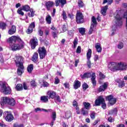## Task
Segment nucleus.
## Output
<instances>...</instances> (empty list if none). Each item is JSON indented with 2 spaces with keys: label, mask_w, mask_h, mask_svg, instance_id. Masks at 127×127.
<instances>
[{
  "label": "nucleus",
  "mask_w": 127,
  "mask_h": 127,
  "mask_svg": "<svg viewBox=\"0 0 127 127\" xmlns=\"http://www.w3.org/2000/svg\"><path fill=\"white\" fill-rule=\"evenodd\" d=\"M7 41L9 43H13L16 41L18 42V43L13 44L10 45V47L12 51L21 50V49H23L24 48V46L25 45L24 42L21 39H20V37L18 36H12L8 39Z\"/></svg>",
  "instance_id": "f257e3e1"
},
{
  "label": "nucleus",
  "mask_w": 127,
  "mask_h": 127,
  "mask_svg": "<svg viewBox=\"0 0 127 127\" xmlns=\"http://www.w3.org/2000/svg\"><path fill=\"white\" fill-rule=\"evenodd\" d=\"M108 68L112 72L116 71H125L127 70V64L126 62H112L108 64Z\"/></svg>",
  "instance_id": "f03ea898"
},
{
  "label": "nucleus",
  "mask_w": 127,
  "mask_h": 127,
  "mask_svg": "<svg viewBox=\"0 0 127 127\" xmlns=\"http://www.w3.org/2000/svg\"><path fill=\"white\" fill-rule=\"evenodd\" d=\"M16 65L18 67L17 74L19 76L22 75L24 70V66H23V58L21 56H16L15 60Z\"/></svg>",
  "instance_id": "7ed1b4c3"
},
{
  "label": "nucleus",
  "mask_w": 127,
  "mask_h": 127,
  "mask_svg": "<svg viewBox=\"0 0 127 127\" xmlns=\"http://www.w3.org/2000/svg\"><path fill=\"white\" fill-rule=\"evenodd\" d=\"M15 100L12 98H9L7 97H3L1 98V105L4 106V105H8L11 107L15 106Z\"/></svg>",
  "instance_id": "20e7f679"
},
{
  "label": "nucleus",
  "mask_w": 127,
  "mask_h": 127,
  "mask_svg": "<svg viewBox=\"0 0 127 127\" xmlns=\"http://www.w3.org/2000/svg\"><path fill=\"white\" fill-rule=\"evenodd\" d=\"M80 77L82 79H84V78H91V82L93 86H96L97 84V81H96V73L95 72H92V73L90 72L85 73L83 75L80 74Z\"/></svg>",
  "instance_id": "39448f33"
},
{
  "label": "nucleus",
  "mask_w": 127,
  "mask_h": 127,
  "mask_svg": "<svg viewBox=\"0 0 127 127\" xmlns=\"http://www.w3.org/2000/svg\"><path fill=\"white\" fill-rule=\"evenodd\" d=\"M0 92L4 95H10L11 93V89L6 82H3L0 87Z\"/></svg>",
  "instance_id": "423d86ee"
},
{
  "label": "nucleus",
  "mask_w": 127,
  "mask_h": 127,
  "mask_svg": "<svg viewBox=\"0 0 127 127\" xmlns=\"http://www.w3.org/2000/svg\"><path fill=\"white\" fill-rule=\"evenodd\" d=\"M95 104L96 106H100L101 104L102 108H103L104 110L107 109V104H106L105 99L103 98V96H99L95 101Z\"/></svg>",
  "instance_id": "0eeeda50"
},
{
  "label": "nucleus",
  "mask_w": 127,
  "mask_h": 127,
  "mask_svg": "<svg viewBox=\"0 0 127 127\" xmlns=\"http://www.w3.org/2000/svg\"><path fill=\"white\" fill-rule=\"evenodd\" d=\"M38 52L40 59H44V58H45V56L47 55V52L44 47L39 48Z\"/></svg>",
  "instance_id": "6e6552de"
},
{
  "label": "nucleus",
  "mask_w": 127,
  "mask_h": 127,
  "mask_svg": "<svg viewBox=\"0 0 127 127\" xmlns=\"http://www.w3.org/2000/svg\"><path fill=\"white\" fill-rule=\"evenodd\" d=\"M76 21L77 23H83L84 22V16L81 12L77 11L76 14Z\"/></svg>",
  "instance_id": "1a4fd4ad"
},
{
  "label": "nucleus",
  "mask_w": 127,
  "mask_h": 127,
  "mask_svg": "<svg viewBox=\"0 0 127 127\" xmlns=\"http://www.w3.org/2000/svg\"><path fill=\"white\" fill-rule=\"evenodd\" d=\"M3 116L5 117V120L7 122L10 123L12 121H13V116L9 112H5L3 113Z\"/></svg>",
  "instance_id": "9d476101"
},
{
  "label": "nucleus",
  "mask_w": 127,
  "mask_h": 127,
  "mask_svg": "<svg viewBox=\"0 0 127 127\" xmlns=\"http://www.w3.org/2000/svg\"><path fill=\"white\" fill-rule=\"evenodd\" d=\"M115 19L116 20V26H122L123 25V20L122 19V17L120 16L119 14L115 13Z\"/></svg>",
  "instance_id": "9b49d317"
},
{
  "label": "nucleus",
  "mask_w": 127,
  "mask_h": 127,
  "mask_svg": "<svg viewBox=\"0 0 127 127\" xmlns=\"http://www.w3.org/2000/svg\"><path fill=\"white\" fill-rule=\"evenodd\" d=\"M106 99L107 101H109L110 105H111V106L115 105V103H117V99L114 98V96L112 95L107 96Z\"/></svg>",
  "instance_id": "f8f14e48"
},
{
  "label": "nucleus",
  "mask_w": 127,
  "mask_h": 127,
  "mask_svg": "<svg viewBox=\"0 0 127 127\" xmlns=\"http://www.w3.org/2000/svg\"><path fill=\"white\" fill-rule=\"evenodd\" d=\"M87 65L88 68H91V61L90 60L91 56H92V50L89 49L88 52L87 53Z\"/></svg>",
  "instance_id": "ddd939ff"
},
{
  "label": "nucleus",
  "mask_w": 127,
  "mask_h": 127,
  "mask_svg": "<svg viewBox=\"0 0 127 127\" xmlns=\"http://www.w3.org/2000/svg\"><path fill=\"white\" fill-rule=\"evenodd\" d=\"M30 45L32 49H35V47L38 45V40L36 38H33L30 40Z\"/></svg>",
  "instance_id": "4468645a"
},
{
  "label": "nucleus",
  "mask_w": 127,
  "mask_h": 127,
  "mask_svg": "<svg viewBox=\"0 0 127 127\" xmlns=\"http://www.w3.org/2000/svg\"><path fill=\"white\" fill-rule=\"evenodd\" d=\"M45 6L47 10H51V8L54 6V2L52 1H46Z\"/></svg>",
  "instance_id": "2eb2a0df"
},
{
  "label": "nucleus",
  "mask_w": 127,
  "mask_h": 127,
  "mask_svg": "<svg viewBox=\"0 0 127 127\" xmlns=\"http://www.w3.org/2000/svg\"><path fill=\"white\" fill-rule=\"evenodd\" d=\"M33 28H35V22H32L28 27V29L26 31L27 34H30L32 33L33 31Z\"/></svg>",
  "instance_id": "dca6fc26"
},
{
  "label": "nucleus",
  "mask_w": 127,
  "mask_h": 127,
  "mask_svg": "<svg viewBox=\"0 0 127 127\" xmlns=\"http://www.w3.org/2000/svg\"><path fill=\"white\" fill-rule=\"evenodd\" d=\"M49 99H54L56 96V92L53 90H49L47 93Z\"/></svg>",
  "instance_id": "f3484780"
},
{
  "label": "nucleus",
  "mask_w": 127,
  "mask_h": 127,
  "mask_svg": "<svg viewBox=\"0 0 127 127\" xmlns=\"http://www.w3.org/2000/svg\"><path fill=\"white\" fill-rule=\"evenodd\" d=\"M115 82L118 84V87L119 88H123V87H125L126 85V83H125V81L122 80L120 78L116 79Z\"/></svg>",
  "instance_id": "a211bd4d"
},
{
  "label": "nucleus",
  "mask_w": 127,
  "mask_h": 127,
  "mask_svg": "<svg viewBox=\"0 0 127 127\" xmlns=\"http://www.w3.org/2000/svg\"><path fill=\"white\" fill-rule=\"evenodd\" d=\"M81 87V82L78 80H75L73 83V88L74 90H77Z\"/></svg>",
  "instance_id": "6ab92c4d"
},
{
  "label": "nucleus",
  "mask_w": 127,
  "mask_h": 127,
  "mask_svg": "<svg viewBox=\"0 0 127 127\" xmlns=\"http://www.w3.org/2000/svg\"><path fill=\"white\" fill-rule=\"evenodd\" d=\"M66 3H67V1L66 0H57L56 1V6H58L61 4V7H63V6H64V4H66Z\"/></svg>",
  "instance_id": "aec40b11"
},
{
  "label": "nucleus",
  "mask_w": 127,
  "mask_h": 127,
  "mask_svg": "<svg viewBox=\"0 0 127 127\" xmlns=\"http://www.w3.org/2000/svg\"><path fill=\"white\" fill-rule=\"evenodd\" d=\"M16 32V27L14 25H12L10 29H9L8 31V34H10V35H12V34H14L15 32Z\"/></svg>",
  "instance_id": "412c9836"
},
{
  "label": "nucleus",
  "mask_w": 127,
  "mask_h": 127,
  "mask_svg": "<svg viewBox=\"0 0 127 127\" xmlns=\"http://www.w3.org/2000/svg\"><path fill=\"white\" fill-rule=\"evenodd\" d=\"M107 88H108V83L106 82L104 83L103 85H101L98 88V91L99 92H103V91H105Z\"/></svg>",
  "instance_id": "4be33fe9"
},
{
  "label": "nucleus",
  "mask_w": 127,
  "mask_h": 127,
  "mask_svg": "<svg viewBox=\"0 0 127 127\" xmlns=\"http://www.w3.org/2000/svg\"><path fill=\"white\" fill-rule=\"evenodd\" d=\"M108 6L106 5L105 6H103L101 10V13L105 16L106 13H107V10H108Z\"/></svg>",
  "instance_id": "5701e85b"
},
{
  "label": "nucleus",
  "mask_w": 127,
  "mask_h": 127,
  "mask_svg": "<svg viewBox=\"0 0 127 127\" xmlns=\"http://www.w3.org/2000/svg\"><path fill=\"white\" fill-rule=\"evenodd\" d=\"M32 61L35 63H37L38 62V53H35L33 55Z\"/></svg>",
  "instance_id": "b1692460"
},
{
  "label": "nucleus",
  "mask_w": 127,
  "mask_h": 127,
  "mask_svg": "<svg viewBox=\"0 0 127 127\" xmlns=\"http://www.w3.org/2000/svg\"><path fill=\"white\" fill-rule=\"evenodd\" d=\"M73 107H75V109L76 111V114L77 115H79L80 114V109H79V107H78V103H77V101H74L73 102Z\"/></svg>",
  "instance_id": "393cba45"
},
{
  "label": "nucleus",
  "mask_w": 127,
  "mask_h": 127,
  "mask_svg": "<svg viewBox=\"0 0 127 127\" xmlns=\"http://www.w3.org/2000/svg\"><path fill=\"white\" fill-rule=\"evenodd\" d=\"M48 96H42L41 97L40 100L43 102V103H47L48 102Z\"/></svg>",
  "instance_id": "a878e982"
},
{
  "label": "nucleus",
  "mask_w": 127,
  "mask_h": 127,
  "mask_svg": "<svg viewBox=\"0 0 127 127\" xmlns=\"http://www.w3.org/2000/svg\"><path fill=\"white\" fill-rule=\"evenodd\" d=\"M21 9L22 10H24V11H29L30 10L31 8L28 5H25L22 6Z\"/></svg>",
  "instance_id": "bb28decb"
},
{
  "label": "nucleus",
  "mask_w": 127,
  "mask_h": 127,
  "mask_svg": "<svg viewBox=\"0 0 127 127\" xmlns=\"http://www.w3.org/2000/svg\"><path fill=\"white\" fill-rule=\"evenodd\" d=\"M54 99L55 103H56L57 104V103H61V99L60 98V96L59 95H56Z\"/></svg>",
  "instance_id": "cd10ccee"
},
{
  "label": "nucleus",
  "mask_w": 127,
  "mask_h": 127,
  "mask_svg": "<svg viewBox=\"0 0 127 127\" xmlns=\"http://www.w3.org/2000/svg\"><path fill=\"white\" fill-rule=\"evenodd\" d=\"M29 11L30 12L28 13V16H29V17H33V16H34V13H35V11H34L33 9H31Z\"/></svg>",
  "instance_id": "c85d7f7f"
},
{
  "label": "nucleus",
  "mask_w": 127,
  "mask_h": 127,
  "mask_svg": "<svg viewBox=\"0 0 127 127\" xmlns=\"http://www.w3.org/2000/svg\"><path fill=\"white\" fill-rule=\"evenodd\" d=\"M73 44V49H75L76 47H77V45H78V38H77V37H76L74 39Z\"/></svg>",
  "instance_id": "c756f323"
},
{
  "label": "nucleus",
  "mask_w": 127,
  "mask_h": 127,
  "mask_svg": "<svg viewBox=\"0 0 127 127\" xmlns=\"http://www.w3.org/2000/svg\"><path fill=\"white\" fill-rule=\"evenodd\" d=\"M91 25H93V26H95L96 27L97 26V20L96 19L95 16L92 17V23Z\"/></svg>",
  "instance_id": "7c9ffc66"
},
{
  "label": "nucleus",
  "mask_w": 127,
  "mask_h": 127,
  "mask_svg": "<svg viewBox=\"0 0 127 127\" xmlns=\"http://www.w3.org/2000/svg\"><path fill=\"white\" fill-rule=\"evenodd\" d=\"M15 89L17 91H21L22 90H23V87L22 86V84H18L16 86Z\"/></svg>",
  "instance_id": "2f4dec72"
},
{
  "label": "nucleus",
  "mask_w": 127,
  "mask_h": 127,
  "mask_svg": "<svg viewBox=\"0 0 127 127\" xmlns=\"http://www.w3.org/2000/svg\"><path fill=\"white\" fill-rule=\"evenodd\" d=\"M95 48H96L97 52L99 53H100V52H102V48L101 47V46H100V44L97 43L95 45Z\"/></svg>",
  "instance_id": "473e14b6"
},
{
  "label": "nucleus",
  "mask_w": 127,
  "mask_h": 127,
  "mask_svg": "<svg viewBox=\"0 0 127 127\" xmlns=\"http://www.w3.org/2000/svg\"><path fill=\"white\" fill-rule=\"evenodd\" d=\"M83 106L86 110H90L91 104L88 102H83Z\"/></svg>",
  "instance_id": "72a5a7b5"
},
{
  "label": "nucleus",
  "mask_w": 127,
  "mask_h": 127,
  "mask_svg": "<svg viewBox=\"0 0 127 127\" xmlns=\"http://www.w3.org/2000/svg\"><path fill=\"white\" fill-rule=\"evenodd\" d=\"M27 70L28 73H31V72H32L33 70V64H30L29 65H28Z\"/></svg>",
  "instance_id": "f704fd0d"
},
{
  "label": "nucleus",
  "mask_w": 127,
  "mask_h": 127,
  "mask_svg": "<svg viewBox=\"0 0 127 127\" xmlns=\"http://www.w3.org/2000/svg\"><path fill=\"white\" fill-rule=\"evenodd\" d=\"M96 30V27L95 26H93V25H91L90 30L88 32V34H92L93 33V31H95Z\"/></svg>",
  "instance_id": "c9c22d12"
},
{
  "label": "nucleus",
  "mask_w": 127,
  "mask_h": 127,
  "mask_svg": "<svg viewBox=\"0 0 127 127\" xmlns=\"http://www.w3.org/2000/svg\"><path fill=\"white\" fill-rule=\"evenodd\" d=\"M0 28L2 29V30H4L6 28V24L4 22L0 23Z\"/></svg>",
  "instance_id": "e433bc0d"
},
{
  "label": "nucleus",
  "mask_w": 127,
  "mask_h": 127,
  "mask_svg": "<svg viewBox=\"0 0 127 127\" xmlns=\"http://www.w3.org/2000/svg\"><path fill=\"white\" fill-rule=\"evenodd\" d=\"M78 31L81 35H84L85 34V32H86V30L85 28H80L78 29Z\"/></svg>",
  "instance_id": "4c0bfd02"
},
{
  "label": "nucleus",
  "mask_w": 127,
  "mask_h": 127,
  "mask_svg": "<svg viewBox=\"0 0 127 127\" xmlns=\"http://www.w3.org/2000/svg\"><path fill=\"white\" fill-rule=\"evenodd\" d=\"M46 20L48 24H50V23H51V16L48 15L46 16Z\"/></svg>",
  "instance_id": "58836bf2"
},
{
  "label": "nucleus",
  "mask_w": 127,
  "mask_h": 127,
  "mask_svg": "<svg viewBox=\"0 0 127 127\" xmlns=\"http://www.w3.org/2000/svg\"><path fill=\"white\" fill-rule=\"evenodd\" d=\"M81 114L83 115V116H87L88 111L87 110H85V108H82L81 109Z\"/></svg>",
  "instance_id": "ea45409f"
},
{
  "label": "nucleus",
  "mask_w": 127,
  "mask_h": 127,
  "mask_svg": "<svg viewBox=\"0 0 127 127\" xmlns=\"http://www.w3.org/2000/svg\"><path fill=\"white\" fill-rule=\"evenodd\" d=\"M30 85L33 88L37 87V83H36V82H35L34 80H32L30 82Z\"/></svg>",
  "instance_id": "a19ab883"
},
{
  "label": "nucleus",
  "mask_w": 127,
  "mask_h": 127,
  "mask_svg": "<svg viewBox=\"0 0 127 127\" xmlns=\"http://www.w3.org/2000/svg\"><path fill=\"white\" fill-rule=\"evenodd\" d=\"M118 49H123L124 48V43L123 42H120L117 46Z\"/></svg>",
  "instance_id": "79ce46f5"
},
{
  "label": "nucleus",
  "mask_w": 127,
  "mask_h": 127,
  "mask_svg": "<svg viewBox=\"0 0 127 127\" xmlns=\"http://www.w3.org/2000/svg\"><path fill=\"white\" fill-rule=\"evenodd\" d=\"M51 118L53 119V121H56V112H53L52 115L51 116Z\"/></svg>",
  "instance_id": "37998d69"
},
{
  "label": "nucleus",
  "mask_w": 127,
  "mask_h": 127,
  "mask_svg": "<svg viewBox=\"0 0 127 127\" xmlns=\"http://www.w3.org/2000/svg\"><path fill=\"white\" fill-rule=\"evenodd\" d=\"M17 13L19 14H20L22 16L24 15V13L22 11V8H19L18 10H17Z\"/></svg>",
  "instance_id": "c03bdc74"
},
{
  "label": "nucleus",
  "mask_w": 127,
  "mask_h": 127,
  "mask_svg": "<svg viewBox=\"0 0 127 127\" xmlns=\"http://www.w3.org/2000/svg\"><path fill=\"white\" fill-rule=\"evenodd\" d=\"M78 4L79 7H83V6L85 5V4L83 2V1H82V0L78 1Z\"/></svg>",
  "instance_id": "a18cd8bd"
},
{
  "label": "nucleus",
  "mask_w": 127,
  "mask_h": 127,
  "mask_svg": "<svg viewBox=\"0 0 127 127\" xmlns=\"http://www.w3.org/2000/svg\"><path fill=\"white\" fill-rule=\"evenodd\" d=\"M82 88L83 90H86V89H88L89 88V85H88L87 83L84 82L82 85Z\"/></svg>",
  "instance_id": "49530a36"
},
{
  "label": "nucleus",
  "mask_w": 127,
  "mask_h": 127,
  "mask_svg": "<svg viewBox=\"0 0 127 127\" xmlns=\"http://www.w3.org/2000/svg\"><path fill=\"white\" fill-rule=\"evenodd\" d=\"M96 116V113L94 112H92L90 113V118L92 120H95V116Z\"/></svg>",
  "instance_id": "de8ad7c7"
},
{
  "label": "nucleus",
  "mask_w": 127,
  "mask_h": 127,
  "mask_svg": "<svg viewBox=\"0 0 127 127\" xmlns=\"http://www.w3.org/2000/svg\"><path fill=\"white\" fill-rule=\"evenodd\" d=\"M99 76L101 80H103V79H105L106 78V76L104 75V74H103L102 72H100Z\"/></svg>",
  "instance_id": "09e8293b"
},
{
  "label": "nucleus",
  "mask_w": 127,
  "mask_h": 127,
  "mask_svg": "<svg viewBox=\"0 0 127 127\" xmlns=\"http://www.w3.org/2000/svg\"><path fill=\"white\" fill-rule=\"evenodd\" d=\"M81 46H78L76 49V53H78V54H80V53H81Z\"/></svg>",
  "instance_id": "8fccbe9b"
},
{
  "label": "nucleus",
  "mask_w": 127,
  "mask_h": 127,
  "mask_svg": "<svg viewBox=\"0 0 127 127\" xmlns=\"http://www.w3.org/2000/svg\"><path fill=\"white\" fill-rule=\"evenodd\" d=\"M108 3V4H112V2H113V0H110V1H108V0H104L103 2V4H105V3Z\"/></svg>",
  "instance_id": "3c124183"
},
{
  "label": "nucleus",
  "mask_w": 127,
  "mask_h": 127,
  "mask_svg": "<svg viewBox=\"0 0 127 127\" xmlns=\"http://www.w3.org/2000/svg\"><path fill=\"white\" fill-rule=\"evenodd\" d=\"M62 15L63 19H66V18H67V15H66V12L65 11H63Z\"/></svg>",
  "instance_id": "603ef678"
},
{
  "label": "nucleus",
  "mask_w": 127,
  "mask_h": 127,
  "mask_svg": "<svg viewBox=\"0 0 127 127\" xmlns=\"http://www.w3.org/2000/svg\"><path fill=\"white\" fill-rule=\"evenodd\" d=\"M117 112H118V109L114 108L112 111H111V114H114V115H116L117 114Z\"/></svg>",
  "instance_id": "864d4df0"
},
{
  "label": "nucleus",
  "mask_w": 127,
  "mask_h": 127,
  "mask_svg": "<svg viewBox=\"0 0 127 127\" xmlns=\"http://www.w3.org/2000/svg\"><path fill=\"white\" fill-rule=\"evenodd\" d=\"M65 117L67 119H69L71 117V113L70 112L66 113Z\"/></svg>",
  "instance_id": "5fc2aeb1"
},
{
  "label": "nucleus",
  "mask_w": 127,
  "mask_h": 127,
  "mask_svg": "<svg viewBox=\"0 0 127 127\" xmlns=\"http://www.w3.org/2000/svg\"><path fill=\"white\" fill-rule=\"evenodd\" d=\"M57 31H55V32H53L52 34L54 37V38H55V37H57Z\"/></svg>",
  "instance_id": "6e6d98bb"
},
{
  "label": "nucleus",
  "mask_w": 127,
  "mask_h": 127,
  "mask_svg": "<svg viewBox=\"0 0 127 127\" xmlns=\"http://www.w3.org/2000/svg\"><path fill=\"white\" fill-rule=\"evenodd\" d=\"M108 122H109L110 123H113V122H115V119L110 117L108 118Z\"/></svg>",
  "instance_id": "4d7b16f0"
},
{
  "label": "nucleus",
  "mask_w": 127,
  "mask_h": 127,
  "mask_svg": "<svg viewBox=\"0 0 127 127\" xmlns=\"http://www.w3.org/2000/svg\"><path fill=\"white\" fill-rule=\"evenodd\" d=\"M59 82H60V80H59V78L56 77L55 79V84H59Z\"/></svg>",
  "instance_id": "13d9d810"
},
{
  "label": "nucleus",
  "mask_w": 127,
  "mask_h": 127,
  "mask_svg": "<svg viewBox=\"0 0 127 127\" xmlns=\"http://www.w3.org/2000/svg\"><path fill=\"white\" fill-rule=\"evenodd\" d=\"M42 111H43L44 112H46V113H48V112H49L50 113H52V109L46 110L44 109H42Z\"/></svg>",
  "instance_id": "bf43d9fd"
},
{
  "label": "nucleus",
  "mask_w": 127,
  "mask_h": 127,
  "mask_svg": "<svg viewBox=\"0 0 127 127\" xmlns=\"http://www.w3.org/2000/svg\"><path fill=\"white\" fill-rule=\"evenodd\" d=\"M23 87L24 90H27V85H26V83L25 82H24L23 83Z\"/></svg>",
  "instance_id": "052dcab7"
},
{
  "label": "nucleus",
  "mask_w": 127,
  "mask_h": 127,
  "mask_svg": "<svg viewBox=\"0 0 127 127\" xmlns=\"http://www.w3.org/2000/svg\"><path fill=\"white\" fill-rule=\"evenodd\" d=\"M100 122V120L99 119H97L94 121L93 123V126H96V125Z\"/></svg>",
  "instance_id": "680f3d73"
},
{
  "label": "nucleus",
  "mask_w": 127,
  "mask_h": 127,
  "mask_svg": "<svg viewBox=\"0 0 127 127\" xmlns=\"http://www.w3.org/2000/svg\"><path fill=\"white\" fill-rule=\"evenodd\" d=\"M42 111V109H41V108H37L35 109V112L36 113H37L38 111Z\"/></svg>",
  "instance_id": "e2e57ef3"
},
{
  "label": "nucleus",
  "mask_w": 127,
  "mask_h": 127,
  "mask_svg": "<svg viewBox=\"0 0 127 127\" xmlns=\"http://www.w3.org/2000/svg\"><path fill=\"white\" fill-rule=\"evenodd\" d=\"M39 35H40V36H42L43 35V31H42V30H39Z\"/></svg>",
  "instance_id": "0e129e2a"
},
{
  "label": "nucleus",
  "mask_w": 127,
  "mask_h": 127,
  "mask_svg": "<svg viewBox=\"0 0 127 127\" xmlns=\"http://www.w3.org/2000/svg\"><path fill=\"white\" fill-rule=\"evenodd\" d=\"M63 31H67V27H66V25H63Z\"/></svg>",
  "instance_id": "69168bd1"
},
{
  "label": "nucleus",
  "mask_w": 127,
  "mask_h": 127,
  "mask_svg": "<svg viewBox=\"0 0 127 127\" xmlns=\"http://www.w3.org/2000/svg\"><path fill=\"white\" fill-rule=\"evenodd\" d=\"M64 86L65 88H69V83L65 82V83H64Z\"/></svg>",
  "instance_id": "338daca9"
},
{
  "label": "nucleus",
  "mask_w": 127,
  "mask_h": 127,
  "mask_svg": "<svg viewBox=\"0 0 127 127\" xmlns=\"http://www.w3.org/2000/svg\"><path fill=\"white\" fill-rule=\"evenodd\" d=\"M48 86H49V84H48V82H44V84H43V86L44 87H48Z\"/></svg>",
  "instance_id": "774afa93"
}]
</instances>
